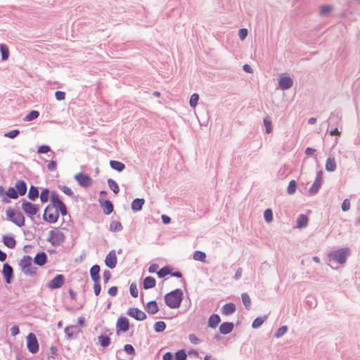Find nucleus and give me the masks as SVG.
<instances>
[{"instance_id": "nucleus-1", "label": "nucleus", "mask_w": 360, "mask_h": 360, "mask_svg": "<svg viewBox=\"0 0 360 360\" xmlns=\"http://www.w3.org/2000/svg\"><path fill=\"white\" fill-rule=\"evenodd\" d=\"M184 300V293L181 289L176 288L164 296L165 304L170 309H178L180 307Z\"/></svg>"}, {"instance_id": "nucleus-2", "label": "nucleus", "mask_w": 360, "mask_h": 360, "mask_svg": "<svg viewBox=\"0 0 360 360\" xmlns=\"http://www.w3.org/2000/svg\"><path fill=\"white\" fill-rule=\"evenodd\" d=\"M6 215L8 221H11L18 227L25 226V218L20 211L9 207L6 212Z\"/></svg>"}, {"instance_id": "nucleus-3", "label": "nucleus", "mask_w": 360, "mask_h": 360, "mask_svg": "<svg viewBox=\"0 0 360 360\" xmlns=\"http://www.w3.org/2000/svg\"><path fill=\"white\" fill-rule=\"evenodd\" d=\"M20 202H21V208L25 214L34 221V223H37L34 219V217L37 214L40 210L39 205L34 204L25 199H22Z\"/></svg>"}, {"instance_id": "nucleus-4", "label": "nucleus", "mask_w": 360, "mask_h": 360, "mask_svg": "<svg viewBox=\"0 0 360 360\" xmlns=\"http://www.w3.org/2000/svg\"><path fill=\"white\" fill-rule=\"evenodd\" d=\"M350 255L349 248H342L330 252L328 255L330 260H333L339 264H343L346 262L347 257Z\"/></svg>"}, {"instance_id": "nucleus-5", "label": "nucleus", "mask_w": 360, "mask_h": 360, "mask_svg": "<svg viewBox=\"0 0 360 360\" xmlns=\"http://www.w3.org/2000/svg\"><path fill=\"white\" fill-rule=\"evenodd\" d=\"M65 234L58 229L55 228L49 231V236L46 240L53 247L62 245L65 241Z\"/></svg>"}, {"instance_id": "nucleus-6", "label": "nucleus", "mask_w": 360, "mask_h": 360, "mask_svg": "<svg viewBox=\"0 0 360 360\" xmlns=\"http://www.w3.org/2000/svg\"><path fill=\"white\" fill-rule=\"evenodd\" d=\"M26 339L28 351L33 354H37L39 349V345L36 335L34 333H30Z\"/></svg>"}, {"instance_id": "nucleus-7", "label": "nucleus", "mask_w": 360, "mask_h": 360, "mask_svg": "<svg viewBox=\"0 0 360 360\" xmlns=\"http://www.w3.org/2000/svg\"><path fill=\"white\" fill-rule=\"evenodd\" d=\"M77 184L84 188H88L92 184L93 180L91 176L84 172H79L74 176Z\"/></svg>"}, {"instance_id": "nucleus-8", "label": "nucleus", "mask_w": 360, "mask_h": 360, "mask_svg": "<svg viewBox=\"0 0 360 360\" xmlns=\"http://www.w3.org/2000/svg\"><path fill=\"white\" fill-rule=\"evenodd\" d=\"M130 328L129 320L127 317L120 316L116 323V333L120 335V333H126Z\"/></svg>"}, {"instance_id": "nucleus-9", "label": "nucleus", "mask_w": 360, "mask_h": 360, "mask_svg": "<svg viewBox=\"0 0 360 360\" xmlns=\"http://www.w3.org/2000/svg\"><path fill=\"white\" fill-rule=\"evenodd\" d=\"M322 183H323V171L319 170L316 173V178H315V180H314L313 184L309 188V195H313L316 194L319 192V191L322 185Z\"/></svg>"}, {"instance_id": "nucleus-10", "label": "nucleus", "mask_w": 360, "mask_h": 360, "mask_svg": "<svg viewBox=\"0 0 360 360\" xmlns=\"http://www.w3.org/2000/svg\"><path fill=\"white\" fill-rule=\"evenodd\" d=\"M2 275L4 281L7 284H11L14 279V271L13 268L8 263L3 264Z\"/></svg>"}, {"instance_id": "nucleus-11", "label": "nucleus", "mask_w": 360, "mask_h": 360, "mask_svg": "<svg viewBox=\"0 0 360 360\" xmlns=\"http://www.w3.org/2000/svg\"><path fill=\"white\" fill-rule=\"evenodd\" d=\"M65 278L63 274H57L47 284V287L51 290L58 289L65 283Z\"/></svg>"}, {"instance_id": "nucleus-12", "label": "nucleus", "mask_w": 360, "mask_h": 360, "mask_svg": "<svg viewBox=\"0 0 360 360\" xmlns=\"http://www.w3.org/2000/svg\"><path fill=\"white\" fill-rule=\"evenodd\" d=\"M342 119V112L340 110H335L330 113L328 120L329 127H339Z\"/></svg>"}, {"instance_id": "nucleus-13", "label": "nucleus", "mask_w": 360, "mask_h": 360, "mask_svg": "<svg viewBox=\"0 0 360 360\" xmlns=\"http://www.w3.org/2000/svg\"><path fill=\"white\" fill-rule=\"evenodd\" d=\"M82 330L77 325H71L66 326L64 330L65 337L68 340L77 339L79 333H82Z\"/></svg>"}, {"instance_id": "nucleus-14", "label": "nucleus", "mask_w": 360, "mask_h": 360, "mask_svg": "<svg viewBox=\"0 0 360 360\" xmlns=\"http://www.w3.org/2000/svg\"><path fill=\"white\" fill-rule=\"evenodd\" d=\"M127 314L136 321H143L147 318L146 313L137 307L129 308Z\"/></svg>"}, {"instance_id": "nucleus-15", "label": "nucleus", "mask_w": 360, "mask_h": 360, "mask_svg": "<svg viewBox=\"0 0 360 360\" xmlns=\"http://www.w3.org/2000/svg\"><path fill=\"white\" fill-rule=\"evenodd\" d=\"M98 202L105 215H110L114 211V205L109 199L99 198Z\"/></svg>"}, {"instance_id": "nucleus-16", "label": "nucleus", "mask_w": 360, "mask_h": 360, "mask_svg": "<svg viewBox=\"0 0 360 360\" xmlns=\"http://www.w3.org/2000/svg\"><path fill=\"white\" fill-rule=\"evenodd\" d=\"M105 264L107 267L109 269H114L115 268L117 264V258L116 256V252L115 250H110L106 255L105 260H104Z\"/></svg>"}, {"instance_id": "nucleus-17", "label": "nucleus", "mask_w": 360, "mask_h": 360, "mask_svg": "<svg viewBox=\"0 0 360 360\" xmlns=\"http://www.w3.org/2000/svg\"><path fill=\"white\" fill-rule=\"evenodd\" d=\"M124 352H125L127 354L131 355L132 356H135L136 354V350L134 347V346L131 344H125L124 345L123 349H119L116 352V358L118 360H124L122 358V356L124 354Z\"/></svg>"}, {"instance_id": "nucleus-18", "label": "nucleus", "mask_w": 360, "mask_h": 360, "mask_svg": "<svg viewBox=\"0 0 360 360\" xmlns=\"http://www.w3.org/2000/svg\"><path fill=\"white\" fill-rule=\"evenodd\" d=\"M278 85L281 89L288 90L293 85V79L290 76H283L278 79Z\"/></svg>"}, {"instance_id": "nucleus-19", "label": "nucleus", "mask_w": 360, "mask_h": 360, "mask_svg": "<svg viewBox=\"0 0 360 360\" xmlns=\"http://www.w3.org/2000/svg\"><path fill=\"white\" fill-rule=\"evenodd\" d=\"M32 261L36 265L43 266L48 262V257L45 252L41 251L37 253Z\"/></svg>"}, {"instance_id": "nucleus-20", "label": "nucleus", "mask_w": 360, "mask_h": 360, "mask_svg": "<svg viewBox=\"0 0 360 360\" xmlns=\"http://www.w3.org/2000/svg\"><path fill=\"white\" fill-rule=\"evenodd\" d=\"M15 188L19 196L25 195L27 191V183L22 179L18 180L15 182Z\"/></svg>"}, {"instance_id": "nucleus-21", "label": "nucleus", "mask_w": 360, "mask_h": 360, "mask_svg": "<svg viewBox=\"0 0 360 360\" xmlns=\"http://www.w3.org/2000/svg\"><path fill=\"white\" fill-rule=\"evenodd\" d=\"M32 263V258L30 255H25L19 262V266L21 271L25 274L26 270L30 267Z\"/></svg>"}, {"instance_id": "nucleus-22", "label": "nucleus", "mask_w": 360, "mask_h": 360, "mask_svg": "<svg viewBox=\"0 0 360 360\" xmlns=\"http://www.w3.org/2000/svg\"><path fill=\"white\" fill-rule=\"evenodd\" d=\"M234 328V324L233 322H223L219 328V333L222 335L229 334L233 331Z\"/></svg>"}, {"instance_id": "nucleus-23", "label": "nucleus", "mask_w": 360, "mask_h": 360, "mask_svg": "<svg viewBox=\"0 0 360 360\" xmlns=\"http://www.w3.org/2000/svg\"><path fill=\"white\" fill-rule=\"evenodd\" d=\"M2 242L7 248L13 249L15 247L16 240L12 234L4 235L2 238Z\"/></svg>"}, {"instance_id": "nucleus-24", "label": "nucleus", "mask_w": 360, "mask_h": 360, "mask_svg": "<svg viewBox=\"0 0 360 360\" xmlns=\"http://www.w3.org/2000/svg\"><path fill=\"white\" fill-rule=\"evenodd\" d=\"M236 310V304L233 302H228L221 307V314L225 316L233 314Z\"/></svg>"}, {"instance_id": "nucleus-25", "label": "nucleus", "mask_w": 360, "mask_h": 360, "mask_svg": "<svg viewBox=\"0 0 360 360\" xmlns=\"http://www.w3.org/2000/svg\"><path fill=\"white\" fill-rule=\"evenodd\" d=\"M221 322V317L217 314H212L210 316L207 321V326L210 328H216Z\"/></svg>"}, {"instance_id": "nucleus-26", "label": "nucleus", "mask_w": 360, "mask_h": 360, "mask_svg": "<svg viewBox=\"0 0 360 360\" xmlns=\"http://www.w3.org/2000/svg\"><path fill=\"white\" fill-rule=\"evenodd\" d=\"M145 203L144 198H136L131 202V208L133 212H139Z\"/></svg>"}, {"instance_id": "nucleus-27", "label": "nucleus", "mask_w": 360, "mask_h": 360, "mask_svg": "<svg viewBox=\"0 0 360 360\" xmlns=\"http://www.w3.org/2000/svg\"><path fill=\"white\" fill-rule=\"evenodd\" d=\"M156 285V280L154 277L148 276L143 281V288L145 290L153 288Z\"/></svg>"}, {"instance_id": "nucleus-28", "label": "nucleus", "mask_w": 360, "mask_h": 360, "mask_svg": "<svg viewBox=\"0 0 360 360\" xmlns=\"http://www.w3.org/2000/svg\"><path fill=\"white\" fill-rule=\"evenodd\" d=\"M146 310L150 314H155L160 310L158 302L155 300H151L148 302L146 305Z\"/></svg>"}, {"instance_id": "nucleus-29", "label": "nucleus", "mask_w": 360, "mask_h": 360, "mask_svg": "<svg viewBox=\"0 0 360 360\" xmlns=\"http://www.w3.org/2000/svg\"><path fill=\"white\" fill-rule=\"evenodd\" d=\"M39 196V187L31 185L28 191L27 198L31 201H35Z\"/></svg>"}, {"instance_id": "nucleus-30", "label": "nucleus", "mask_w": 360, "mask_h": 360, "mask_svg": "<svg viewBox=\"0 0 360 360\" xmlns=\"http://www.w3.org/2000/svg\"><path fill=\"white\" fill-rule=\"evenodd\" d=\"M109 165L112 169L118 172H122L126 167L123 162L115 160H110Z\"/></svg>"}, {"instance_id": "nucleus-31", "label": "nucleus", "mask_w": 360, "mask_h": 360, "mask_svg": "<svg viewBox=\"0 0 360 360\" xmlns=\"http://www.w3.org/2000/svg\"><path fill=\"white\" fill-rule=\"evenodd\" d=\"M42 218L44 221L50 223V224H54L56 223L59 219V213L55 212V214H46L44 213Z\"/></svg>"}, {"instance_id": "nucleus-32", "label": "nucleus", "mask_w": 360, "mask_h": 360, "mask_svg": "<svg viewBox=\"0 0 360 360\" xmlns=\"http://www.w3.org/2000/svg\"><path fill=\"white\" fill-rule=\"evenodd\" d=\"M325 167H326V170L328 172H335L337 168L335 158H333V157L328 158L326 160V162Z\"/></svg>"}, {"instance_id": "nucleus-33", "label": "nucleus", "mask_w": 360, "mask_h": 360, "mask_svg": "<svg viewBox=\"0 0 360 360\" xmlns=\"http://www.w3.org/2000/svg\"><path fill=\"white\" fill-rule=\"evenodd\" d=\"M309 221V218L306 214H300L297 219V227L299 229L305 228Z\"/></svg>"}, {"instance_id": "nucleus-34", "label": "nucleus", "mask_w": 360, "mask_h": 360, "mask_svg": "<svg viewBox=\"0 0 360 360\" xmlns=\"http://www.w3.org/2000/svg\"><path fill=\"white\" fill-rule=\"evenodd\" d=\"M172 271H173V267L169 265H166L158 270L157 275L158 278H162L167 275H170V274H172Z\"/></svg>"}, {"instance_id": "nucleus-35", "label": "nucleus", "mask_w": 360, "mask_h": 360, "mask_svg": "<svg viewBox=\"0 0 360 360\" xmlns=\"http://www.w3.org/2000/svg\"><path fill=\"white\" fill-rule=\"evenodd\" d=\"M98 343L99 345L105 348L108 347L110 345L111 339L109 337V335L106 334H101L98 337Z\"/></svg>"}, {"instance_id": "nucleus-36", "label": "nucleus", "mask_w": 360, "mask_h": 360, "mask_svg": "<svg viewBox=\"0 0 360 360\" xmlns=\"http://www.w3.org/2000/svg\"><path fill=\"white\" fill-rule=\"evenodd\" d=\"M0 53L1 55V60L6 61L8 60L9 57V49L6 44H0Z\"/></svg>"}, {"instance_id": "nucleus-37", "label": "nucleus", "mask_w": 360, "mask_h": 360, "mask_svg": "<svg viewBox=\"0 0 360 360\" xmlns=\"http://www.w3.org/2000/svg\"><path fill=\"white\" fill-rule=\"evenodd\" d=\"M51 202V207H56L58 205H59L63 201L60 199L58 194L56 191H53L50 194L49 198Z\"/></svg>"}, {"instance_id": "nucleus-38", "label": "nucleus", "mask_w": 360, "mask_h": 360, "mask_svg": "<svg viewBox=\"0 0 360 360\" xmlns=\"http://www.w3.org/2000/svg\"><path fill=\"white\" fill-rule=\"evenodd\" d=\"M266 319H267L266 315L264 316H258V317L255 318L252 323V328L253 329L259 328L263 324V323L266 320Z\"/></svg>"}, {"instance_id": "nucleus-39", "label": "nucleus", "mask_w": 360, "mask_h": 360, "mask_svg": "<svg viewBox=\"0 0 360 360\" xmlns=\"http://www.w3.org/2000/svg\"><path fill=\"white\" fill-rule=\"evenodd\" d=\"M263 124L265 127L266 134H270L273 130L272 122L269 116H266L263 119Z\"/></svg>"}, {"instance_id": "nucleus-40", "label": "nucleus", "mask_w": 360, "mask_h": 360, "mask_svg": "<svg viewBox=\"0 0 360 360\" xmlns=\"http://www.w3.org/2000/svg\"><path fill=\"white\" fill-rule=\"evenodd\" d=\"M107 183L110 189L115 193L117 194L120 192V187L117 183L112 179H108Z\"/></svg>"}, {"instance_id": "nucleus-41", "label": "nucleus", "mask_w": 360, "mask_h": 360, "mask_svg": "<svg viewBox=\"0 0 360 360\" xmlns=\"http://www.w3.org/2000/svg\"><path fill=\"white\" fill-rule=\"evenodd\" d=\"M206 254L205 252L200 250H196L193 252V258L195 261H199L202 262H206Z\"/></svg>"}, {"instance_id": "nucleus-42", "label": "nucleus", "mask_w": 360, "mask_h": 360, "mask_svg": "<svg viewBox=\"0 0 360 360\" xmlns=\"http://www.w3.org/2000/svg\"><path fill=\"white\" fill-rule=\"evenodd\" d=\"M123 229V226L120 221H112L109 227V230L112 232H120Z\"/></svg>"}, {"instance_id": "nucleus-43", "label": "nucleus", "mask_w": 360, "mask_h": 360, "mask_svg": "<svg viewBox=\"0 0 360 360\" xmlns=\"http://www.w3.org/2000/svg\"><path fill=\"white\" fill-rule=\"evenodd\" d=\"M39 116V112L35 110L30 111L24 118L26 122H30L36 120Z\"/></svg>"}, {"instance_id": "nucleus-44", "label": "nucleus", "mask_w": 360, "mask_h": 360, "mask_svg": "<svg viewBox=\"0 0 360 360\" xmlns=\"http://www.w3.org/2000/svg\"><path fill=\"white\" fill-rule=\"evenodd\" d=\"M297 183L295 179L290 181L287 187V193L288 195H293L297 190Z\"/></svg>"}, {"instance_id": "nucleus-45", "label": "nucleus", "mask_w": 360, "mask_h": 360, "mask_svg": "<svg viewBox=\"0 0 360 360\" xmlns=\"http://www.w3.org/2000/svg\"><path fill=\"white\" fill-rule=\"evenodd\" d=\"M49 193H50V190L48 188H45L41 190L39 197H40L41 202L42 203H45V202H48V200H49V198H50Z\"/></svg>"}, {"instance_id": "nucleus-46", "label": "nucleus", "mask_w": 360, "mask_h": 360, "mask_svg": "<svg viewBox=\"0 0 360 360\" xmlns=\"http://www.w3.org/2000/svg\"><path fill=\"white\" fill-rule=\"evenodd\" d=\"M186 359L187 354L186 349H179L174 354L175 360H186Z\"/></svg>"}, {"instance_id": "nucleus-47", "label": "nucleus", "mask_w": 360, "mask_h": 360, "mask_svg": "<svg viewBox=\"0 0 360 360\" xmlns=\"http://www.w3.org/2000/svg\"><path fill=\"white\" fill-rule=\"evenodd\" d=\"M199 98H200V96H199L198 94H197V93H193L191 96L190 100H189V105L191 108L195 109L196 108L198 101H199Z\"/></svg>"}, {"instance_id": "nucleus-48", "label": "nucleus", "mask_w": 360, "mask_h": 360, "mask_svg": "<svg viewBox=\"0 0 360 360\" xmlns=\"http://www.w3.org/2000/svg\"><path fill=\"white\" fill-rule=\"evenodd\" d=\"M6 197L10 199H17L19 197V195L18 194L16 189L14 187L10 186L8 190L6 191Z\"/></svg>"}, {"instance_id": "nucleus-49", "label": "nucleus", "mask_w": 360, "mask_h": 360, "mask_svg": "<svg viewBox=\"0 0 360 360\" xmlns=\"http://www.w3.org/2000/svg\"><path fill=\"white\" fill-rule=\"evenodd\" d=\"M241 299L245 309L249 310L251 307V300L249 295L246 292L243 293L241 295Z\"/></svg>"}, {"instance_id": "nucleus-50", "label": "nucleus", "mask_w": 360, "mask_h": 360, "mask_svg": "<svg viewBox=\"0 0 360 360\" xmlns=\"http://www.w3.org/2000/svg\"><path fill=\"white\" fill-rule=\"evenodd\" d=\"M166 326H167V325H166L165 322H164L162 321H157L155 323L153 328H154V330L156 333H161L165 330Z\"/></svg>"}, {"instance_id": "nucleus-51", "label": "nucleus", "mask_w": 360, "mask_h": 360, "mask_svg": "<svg viewBox=\"0 0 360 360\" xmlns=\"http://www.w3.org/2000/svg\"><path fill=\"white\" fill-rule=\"evenodd\" d=\"M55 208L56 212L59 213V214H60L62 216H65L68 214V210L63 202L56 206Z\"/></svg>"}, {"instance_id": "nucleus-52", "label": "nucleus", "mask_w": 360, "mask_h": 360, "mask_svg": "<svg viewBox=\"0 0 360 360\" xmlns=\"http://www.w3.org/2000/svg\"><path fill=\"white\" fill-rule=\"evenodd\" d=\"M58 188H60V190H61L67 195H68V196H70V197H71L72 198L77 199V196L75 195L73 191L68 186H59ZM75 200L77 201V200Z\"/></svg>"}, {"instance_id": "nucleus-53", "label": "nucleus", "mask_w": 360, "mask_h": 360, "mask_svg": "<svg viewBox=\"0 0 360 360\" xmlns=\"http://www.w3.org/2000/svg\"><path fill=\"white\" fill-rule=\"evenodd\" d=\"M288 330V328L287 326L284 325L278 328V329L274 333V337L276 338H280L283 335H285Z\"/></svg>"}, {"instance_id": "nucleus-54", "label": "nucleus", "mask_w": 360, "mask_h": 360, "mask_svg": "<svg viewBox=\"0 0 360 360\" xmlns=\"http://www.w3.org/2000/svg\"><path fill=\"white\" fill-rule=\"evenodd\" d=\"M332 6L330 5H323L320 8L319 14L321 16L328 15L332 11Z\"/></svg>"}, {"instance_id": "nucleus-55", "label": "nucleus", "mask_w": 360, "mask_h": 360, "mask_svg": "<svg viewBox=\"0 0 360 360\" xmlns=\"http://www.w3.org/2000/svg\"><path fill=\"white\" fill-rule=\"evenodd\" d=\"M264 218L267 223H270L273 221V212L271 209L267 208L264 210Z\"/></svg>"}, {"instance_id": "nucleus-56", "label": "nucleus", "mask_w": 360, "mask_h": 360, "mask_svg": "<svg viewBox=\"0 0 360 360\" xmlns=\"http://www.w3.org/2000/svg\"><path fill=\"white\" fill-rule=\"evenodd\" d=\"M49 152H52L54 154V152L51 150V147L48 145H41L37 148L39 154H46Z\"/></svg>"}, {"instance_id": "nucleus-57", "label": "nucleus", "mask_w": 360, "mask_h": 360, "mask_svg": "<svg viewBox=\"0 0 360 360\" xmlns=\"http://www.w3.org/2000/svg\"><path fill=\"white\" fill-rule=\"evenodd\" d=\"M130 295L132 297L136 298L139 295V290L136 283H132L129 287Z\"/></svg>"}, {"instance_id": "nucleus-58", "label": "nucleus", "mask_w": 360, "mask_h": 360, "mask_svg": "<svg viewBox=\"0 0 360 360\" xmlns=\"http://www.w3.org/2000/svg\"><path fill=\"white\" fill-rule=\"evenodd\" d=\"M101 267L98 264L93 265L89 271L90 276H95L100 275Z\"/></svg>"}, {"instance_id": "nucleus-59", "label": "nucleus", "mask_w": 360, "mask_h": 360, "mask_svg": "<svg viewBox=\"0 0 360 360\" xmlns=\"http://www.w3.org/2000/svg\"><path fill=\"white\" fill-rule=\"evenodd\" d=\"M20 131L19 129H13L8 131L4 134V136L9 139H15L20 134Z\"/></svg>"}, {"instance_id": "nucleus-60", "label": "nucleus", "mask_w": 360, "mask_h": 360, "mask_svg": "<svg viewBox=\"0 0 360 360\" xmlns=\"http://www.w3.org/2000/svg\"><path fill=\"white\" fill-rule=\"evenodd\" d=\"M306 303L309 305L310 308L315 307L316 305V300L314 296L308 295L306 297Z\"/></svg>"}, {"instance_id": "nucleus-61", "label": "nucleus", "mask_w": 360, "mask_h": 360, "mask_svg": "<svg viewBox=\"0 0 360 360\" xmlns=\"http://www.w3.org/2000/svg\"><path fill=\"white\" fill-rule=\"evenodd\" d=\"M66 94L65 91H56L55 92V98L57 101H61L65 99Z\"/></svg>"}, {"instance_id": "nucleus-62", "label": "nucleus", "mask_w": 360, "mask_h": 360, "mask_svg": "<svg viewBox=\"0 0 360 360\" xmlns=\"http://www.w3.org/2000/svg\"><path fill=\"white\" fill-rule=\"evenodd\" d=\"M248 30L246 28H240L238 30V37L240 40H244L248 36Z\"/></svg>"}, {"instance_id": "nucleus-63", "label": "nucleus", "mask_w": 360, "mask_h": 360, "mask_svg": "<svg viewBox=\"0 0 360 360\" xmlns=\"http://www.w3.org/2000/svg\"><path fill=\"white\" fill-rule=\"evenodd\" d=\"M37 268L36 266H32L31 265L30 267L26 270L25 274L30 276H34L37 274Z\"/></svg>"}, {"instance_id": "nucleus-64", "label": "nucleus", "mask_w": 360, "mask_h": 360, "mask_svg": "<svg viewBox=\"0 0 360 360\" xmlns=\"http://www.w3.org/2000/svg\"><path fill=\"white\" fill-rule=\"evenodd\" d=\"M341 208L343 212H347L350 208V201L349 199H345L341 205Z\"/></svg>"}]
</instances>
